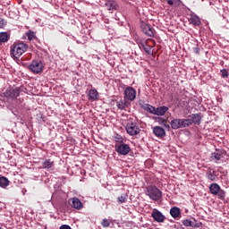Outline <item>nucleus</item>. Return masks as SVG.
I'll list each match as a JSON object with an SVG mask.
<instances>
[{
  "label": "nucleus",
  "instance_id": "1",
  "mask_svg": "<svg viewBox=\"0 0 229 229\" xmlns=\"http://www.w3.org/2000/svg\"><path fill=\"white\" fill-rule=\"evenodd\" d=\"M11 56L13 58H21L26 51H28V45L25 43H13L11 47Z\"/></svg>",
  "mask_w": 229,
  "mask_h": 229
},
{
  "label": "nucleus",
  "instance_id": "2",
  "mask_svg": "<svg viewBox=\"0 0 229 229\" xmlns=\"http://www.w3.org/2000/svg\"><path fill=\"white\" fill-rule=\"evenodd\" d=\"M146 196H148L153 201H158L162 198V191L157 188V186H148L145 191Z\"/></svg>",
  "mask_w": 229,
  "mask_h": 229
},
{
  "label": "nucleus",
  "instance_id": "3",
  "mask_svg": "<svg viewBox=\"0 0 229 229\" xmlns=\"http://www.w3.org/2000/svg\"><path fill=\"white\" fill-rule=\"evenodd\" d=\"M172 130H180V128L189 127V121L187 119L174 118L170 122Z\"/></svg>",
  "mask_w": 229,
  "mask_h": 229
},
{
  "label": "nucleus",
  "instance_id": "4",
  "mask_svg": "<svg viewBox=\"0 0 229 229\" xmlns=\"http://www.w3.org/2000/svg\"><path fill=\"white\" fill-rule=\"evenodd\" d=\"M23 91H24V87L10 89L4 93V98H7V99H17V98H19V96L21 95V92H23Z\"/></svg>",
  "mask_w": 229,
  "mask_h": 229
},
{
  "label": "nucleus",
  "instance_id": "5",
  "mask_svg": "<svg viewBox=\"0 0 229 229\" xmlns=\"http://www.w3.org/2000/svg\"><path fill=\"white\" fill-rule=\"evenodd\" d=\"M125 130L128 135H131V137H135V135H139V133H140V128H139L137 126V123L133 121L128 122V123L125 126Z\"/></svg>",
  "mask_w": 229,
  "mask_h": 229
},
{
  "label": "nucleus",
  "instance_id": "6",
  "mask_svg": "<svg viewBox=\"0 0 229 229\" xmlns=\"http://www.w3.org/2000/svg\"><path fill=\"white\" fill-rule=\"evenodd\" d=\"M29 69L34 74H40V72L44 71V64L41 63V61L34 60L29 65Z\"/></svg>",
  "mask_w": 229,
  "mask_h": 229
},
{
  "label": "nucleus",
  "instance_id": "7",
  "mask_svg": "<svg viewBox=\"0 0 229 229\" xmlns=\"http://www.w3.org/2000/svg\"><path fill=\"white\" fill-rule=\"evenodd\" d=\"M115 151L117 152L118 155H128L130 151H131V148H130V145L126 143H118L114 145Z\"/></svg>",
  "mask_w": 229,
  "mask_h": 229
},
{
  "label": "nucleus",
  "instance_id": "8",
  "mask_svg": "<svg viewBox=\"0 0 229 229\" xmlns=\"http://www.w3.org/2000/svg\"><path fill=\"white\" fill-rule=\"evenodd\" d=\"M124 99L127 101H135V98H137V90L133 89L132 87H127L124 89Z\"/></svg>",
  "mask_w": 229,
  "mask_h": 229
},
{
  "label": "nucleus",
  "instance_id": "9",
  "mask_svg": "<svg viewBox=\"0 0 229 229\" xmlns=\"http://www.w3.org/2000/svg\"><path fill=\"white\" fill-rule=\"evenodd\" d=\"M69 205L76 210H81L83 208V203L77 197H73L68 200Z\"/></svg>",
  "mask_w": 229,
  "mask_h": 229
},
{
  "label": "nucleus",
  "instance_id": "10",
  "mask_svg": "<svg viewBox=\"0 0 229 229\" xmlns=\"http://www.w3.org/2000/svg\"><path fill=\"white\" fill-rule=\"evenodd\" d=\"M225 157H226L225 149H216V151L211 154V159L216 160V164L221 158H225Z\"/></svg>",
  "mask_w": 229,
  "mask_h": 229
},
{
  "label": "nucleus",
  "instance_id": "11",
  "mask_svg": "<svg viewBox=\"0 0 229 229\" xmlns=\"http://www.w3.org/2000/svg\"><path fill=\"white\" fill-rule=\"evenodd\" d=\"M116 106L118 110H126L127 108H130V106H131V103L126 100V98H121L116 102Z\"/></svg>",
  "mask_w": 229,
  "mask_h": 229
},
{
  "label": "nucleus",
  "instance_id": "12",
  "mask_svg": "<svg viewBox=\"0 0 229 229\" xmlns=\"http://www.w3.org/2000/svg\"><path fill=\"white\" fill-rule=\"evenodd\" d=\"M191 119H186L188 122V126H191V124H197V126H199L201 124V115L199 114H192L191 115Z\"/></svg>",
  "mask_w": 229,
  "mask_h": 229
},
{
  "label": "nucleus",
  "instance_id": "13",
  "mask_svg": "<svg viewBox=\"0 0 229 229\" xmlns=\"http://www.w3.org/2000/svg\"><path fill=\"white\" fill-rule=\"evenodd\" d=\"M151 216L157 223H164L165 221V216L158 210L153 211Z\"/></svg>",
  "mask_w": 229,
  "mask_h": 229
},
{
  "label": "nucleus",
  "instance_id": "14",
  "mask_svg": "<svg viewBox=\"0 0 229 229\" xmlns=\"http://www.w3.org/2000/svg\"><path fill=\"white\" fill-rule=\"evenodd\" d=\"M168 110L169 107L165 106H158L157 108L155 107L154 115H158L159 117H162L163 115H165V113Z\"/></svg>",
  "mask_w": 229,
  "mask_h": 229
},
{
  "label": "nucleus",
  "instance_id": "15",
  "mask_svg": "<svg viewBox=\"0 0 229 229\" xmlns=\"http://www.w3.org/2000/svg\"><path fill=\"white\" fill-rule=\"evenodd\" d=\"M88 98L89 101H98L99 99V92L97 89H92L88 93Z\"/></svg>",
  "mask_w": 229,
  "mask_h": 229
},
{
  "label": "nucleus",
  "instance_id": "16",
  "mask_svg": "<svg viewBox=\"0 0 229 229\" xmlns=\"http://www.w3.org/2000/svg\"><path fill=\"white\" fill-rule=\"evenodd\" d=\"M105 6L109 12H114V10H117L118 8L117 2H115V0H107Z\"/></svg>",
  "mask_w": 229,
  "mask_h": 229
},
{
  "label": "nucleus",
  "instance_id": "17",
  "mask_svg": "<svg viewBox=\"0 0 229 229\" xmlns=\"http://www.w3.org/2000/svg\"><path fill=\"white\" fill-rule=\"evenodd\" d=\"M153 133L158 138L165 137V130L160 126H155L153 128Z\"/></svg>",
  "mask_w": 229,
  "mask_h": 229
},
{
  "label": "nucleus",
  "instance_id": "18",
  "mask_svg": "<svg viewBox=\"0 0 229 229\" xmlns=\"http://www.w3.org/2000/svg\"><path fill=\"white\" fill-rule=\"evenodd\" d=\"M206 176L208 180H210L211 182H216L217 180V174H216V171L212 168L208 169Z\"/></svg>",
  "mask_w": 229,
  "mask_h": 229
},
{
  "label": "nucleus",
  "instance_id": "19",
  "mask_svg": "<svg viewBox=\"0 0 229 229\" xmlns=\"http://www.w3.org/2000/svg\"><path fill=\"white\" fill-rule=\"evenodd\" d=\"M53 167H55V161H52L51 159H46L43 163H42V169H53Z\"/></svg>",
  "mask_w": 229,
  "mask_h": 229
},
{
  "label": "nucleus",
  "instance_id": "20",
  "mask_svg": "<svg viewBox=\"0 0 229 229\" xmlns=\"http://www.w3.org/2000/svg\"><path fill=\"white\" fill-rule=\"evenodd\" d=\"M220 190H221V186H219V184L216 182L211 183L209 185V191L211 194H213L214 196H217V192H219Z\"/></svg>",
  "mask_w": 229,
  "mask_h": 229
},
{
  "label": "nucleus",
  "instance_id": "21",
  "mask_svg": "<svg viewBox=\"0 0 229 229\" xmlns=\"http://www.w3.org/2000/svg\"><path fill=\"white\" fill-rule=\"evenodd\" d=\"M181 214H182V211L178 207H174L170 209V216H172L174 219H177V217H180Z\"/></svg>",
  "mask_w": 229,
  "mask_h": 229
},
{
  "label": "nucleus",
  "instance_id": "22",
  "mask_svg": "<svg viewBox=\"0 0 229 229\" xmlns=\"http://www.w3.org/2000/svg\"><path fill=\"white\" fill-rule=\"evenodd\" d=\"M10 32H0V44H4L10 40Z\"/></svg>",
  "mask_w": 229,
  "mask_h": 229
},
{
  "label": "nucleus",
  "instance_id": "23",
  "mask_svg": "<svg viewBox=\"0 0 229 229\" xmlns=\"http://www.w3.org/2000/svg\"><path fill=\"white\" fill-rule=\"evenodd\" d=\"M139 47L140 49H143L147 55H153V51L151 50V46L148 45L147 43H140Z\"/></svg>",
  "mask_w": 229,
  "mask_h": 229
},
{
  "label": "nucleus",
  "instance_id": "24",
  "mask_svg": "<svg viewBox=\"0 0 229 229\" xmlns=\"http://www.w3.org/2000/svg\"><path fill=\"white\" fill-rule=\"evenodd\" d=\"M10 185V181L8 180V178L2 176L0 177V187H2V189H6V187H8Z\"/></svg>",
  "mask_w": 229,
  "mask_h": 229
},
{
  "label": "nucleus",
  "instance_id": "25",
  "mask_svg": "<svg viewBox=\"0 0 229 229\" xmlns=\"http://www.w3.org/2000/svg\"><path fill=\"white\" fill-rule=\"evenodd\" d=\"M190 22L193 24V26H199V24H201V21L198 15H192L190 19Z\"/></svg>",
  "mask_w": 229,
  "mask_h": 229
},
{
  "label": "nucleus",
  "instance_id": "26",
  "mask_svg": "<svg viewBox=\"0 0 229 229\" xmlns=\"http://www.w3.org/2000/svg\"><path fill=\"white\" fill-rule=\"evenodd\" d=\"M167 4H169V6H174L175 8H177V6H180V4H182V0H165Z\"/></svg>",
  "mask_w": 229,
  "mask_h": 229
},
{
  "label": "nucleus",
  "instance_id": "27",
  "mask_svg": "<svg viewBox=\"0 0 229 229\" xmlns=\"http://www.w3.org/2000/svg\"><path fill=\"white\" fill-rule=\"evenodd\" d=\"M127 201H128V196L124 193L117 198V202L120 203V205H123V203H126Z\"/></svg>",
  "mask_w": 229,
  "mask_h": 229
},
{
  "label": "nucleus",
  "instance_id": "28",
  "mask_svg": "<svg viewBox=\"0 0 229 229\" xmlns=\"http://www.w3.org/2000/svg\"><path fill=\"white\" fill-rule=\"evenodd\" d=\"M26 37L28 38V40H35L37 39V35L35 34V32L29 30L28 32H26Z\"/></svg>",
  "mask_w": 229,
  "mask_h": 229
},
{
  "label": "nucleus",
  "instance_id": "29",
  "mask_svg": "<svg viewBox=\"0 0 229 229\" xmlns=\"http://www.w3.org/2000/svg\"><path fill=\"white\" fill-rule=\"evenodd\" d=\"M144 110H147V112H149V114H155V106L147 104L143 106Z\"/></svg>",
  "mask_w": 229,
  "mask_h": 229
},
{
  "label": "nucleus",
  "instance_id": "30",
  "mask_svg": "<svg viewBox=\"0 0 229 229\" xmlns=\"http://www.w3.org/2000/svg\"><path fill=\"white\" fill-rule=\"evenodd\" d=\"M114 142H117L116 144H123L124 142V139L119 134L114 137Z\"/></svg>",
  "mask_w": 229,
  "mask_h": 229
},
{
  "label": "nucleus",
  "instance_id": "31",
  "mask_svg": "<svg viewBox=\"0 0 229 229\" xmlns=\"http://www.w3.org/2000/svg\"><path fill=\"white\" fill-rule=\"evenodd\" d=\"M8 21L6 19L0 17V30L6 28Z\"/></svg>",
  "mask_w": 229,
  "mask_h": 229
},
{
  "label": "nucleus",
  "instance_id": "32",
  "mask_svg": "<svg viewBox=\"0 0 229 229\" xmlns=\"http://www.w3.org/2000/svg\"><path fill=\"white\" fill-rule=\"evenodd\" d=\"M111 223H112L111 220L105 218L102 220L101 225H102L103 228H108V226H110Z\"/></svg>",
  "mask_w": 229,
  "mask_h": 229
},
{
  "label": "nucleus",
  "instance_id": "33",
  "mask_svg": "<svg viewBox=\"0 0 229 229\" xmlns=\"http://www.w3.org/2000/svg\"><path fill=\"white\" fill-rule=\"evenodd\" d=\"M142 31L147 37H155V30H143Z\"/></svg>",
  "mask_w": 229,
  "mask_h": 229
},
{
  "label": "nucleus",
  "instance_id": "34",
  "mask_svg": "<svg viewBox=\"0 0 229 229\" xmlns=\"http://www.w3.org/2000/svg\"><path fill=\"white\" fill-rule=\"evenodd\" d=\"M218 199L224 200L225 197L226 196V193L225 192V190L218 191L217 194Z\"/></svg>",
  "mask_w": 229,
  "mask_h": 229
},
{
  "label": "nucleus",
  "instance_id": "35",
  "mask_svg": "<svg viewBox=\"0 0 229 229\" xmlns=\"http://www.w3.org/2000/svg\"><path fill=\"white\" fill-rule=\"evenodd\" d=\"M182 225H183L184 226H188V227H189V226H191V227L194 226L192 221H191V220H189V219L183 220V221H182Z\"/></svg>",
  "mask_w": 229,
  "mask_h": 229
},
{
  "label": "nucleus",
  "instance_id": "36",
  "mask_svg": "<svg viewBox=\"0 0 229 229\" xmlns=\"http://www.w3.org/2000/svg\"><path fill=\"white\" fill-rule=\"evenodd\" d=\"M221 76L222 78H228V71L226 69L221 70Z\"/></svg>",
  "mask_w": 229,
  "mask_h": 229
},
{
  "label": "nucleus",
  "instance_id": "37",
  "mask_svg": "<svg viewBox=\"0 0 229 229\" xmlns=\"http://www.w3.org/2000/svg\"><path fill=\"white\" fill-rule=\"evenodd\" d=\"M141 30H151V26L146 23H141Z\"/></svg>",
  "mask_w": 229,
  "mask_h": 229
},
{
  "label": "nucleus",
  "instance_id": "38",
  "mask_svg": "<svg viewBox=\"0 0 229 229\" xmlns=\"http://www.w3.org/2000/svg\"><path fill=\"white\" fill-rule=\"evenodd\" d=\"M157 123H159V124H164L165 123H167V119L158 117L157 118Z\"/></svg>",
  "mask_w": 229,
  "mask_h": 229
},
{
  "label": "nucleus",
  "instance_id": "39",
  "mask_svg": "<svg viewBox=\"0 0 229 229\" xmlns=\"http://www.w3.org/2000/svg\"><path fill=\"white\" fill-rule=\"evenodd\" d=\"M193 53L195 55H199V47H193Z\"/></svg>",
  "mask_w": 229,
  "mask_h": 229
},
{
  "label": "nucleus",
  "instance_id": "40",
  "mask_svg": "<svg viewBox=\"0 0 229 229\" xmlns=\"http://www.w3.org/2000/svg\"><path fill=\"white\" fill-rule=\"evenodd\" d=\"M163 126L165 128V130H168V131L171 130V125H169V123H163Z\"/></svg>",
  "mask_w": 229,
  "mask_h": 229
},
{
  "label": "nucleus",
  "instance_id": "41",
  "mask_svg": "<svg viewBox=\"0 0 229 229\" xmlns=\"http://www.w3.org/2000/svg\"><path fill=\"white\" fill-rule=\"evenodd\" d=\"M59 229H71V226H69L68 225H63L60 226Z\"/></svg>",
  "mask_w": 229,
  "mask_h": 229
},
{
  "label": "nucleus",
  "instance_id": "42",
  "mask_svg": "<svg viewBox=\"0 0 229 229\" xmlns=\"http://www.w3.org/2000/svg\"><path fill=\"white\" fill-rule=\"evenodd\" d=\"M19 101H20V103H22V101H24V99H21H21H19Z\"/></svg>",
  "mask_w": 229,
  "mask_h": 229
},
{
  "label": "nucleus",
  "instance_id": "43",
  "mask_svg": "<svg viewBox=\"0 0 229 229\" xmlns=\"http://www.w3.org/2000/svg\"><path fill=\"white\" fill-rule=\"evenodd\" d=\"M0 229H3L2 227H0Z\"/></svg>",
  "mask_w": 229,
  "mask_h": 229
}]
</instances>
